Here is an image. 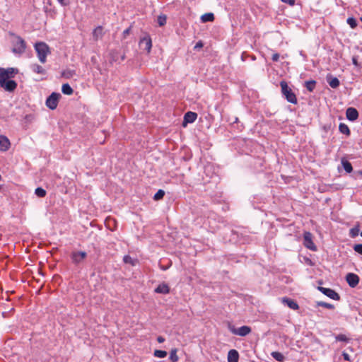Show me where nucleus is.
I'll return each mask as SVG.
<instances>
[{
  "mask_svg": "<svg viewBox=\"0 0 362 362\" xmlns=\"http://www.w3.org/2000/svg\"><path fill=\"white\" fill-rule=\"evenodd\" d=\"M9 35L11 37L13 52L19 54L23 53L26 49V44L25 40L20 36H18L13 33H9Z\"/></svg>",
  "mask_w": 362,
  "mask_h": 362,
  "instance_id": "obj_1",
  "label": "nucleus"
},
{
  "mask_svg": "<svg viewBox=\"0 0 362 362\" xmlns=\"http://www.w3.org/2000/svg\"><path fill=\"white\" fill-rule=\"evenodd\" d=\"M35 48L40 62L42 64L45 63L47 56L50 53L48 45L42 42H37L35 45Z\"/></svg>",
  "mask_w": 362,
  "mask_h": 362,
  "instance_id": "obj_2",
  "label": "nucleus"
},
{
  "mask_svg": "<svg viewBox=\"0 0 362 362\" xmlns=\"http://www.w3.org/2000/svg\"><path fill=\"white\" fill-rule=\"evenodd\" d=\"M280 86L281 88L282 94L286 97V100L293 103H297V98L295 93L292 91V90L288 87L287 83L284 81H281Z\"/></svg>",
  "mask_w": 362,
  "mask_h": 362,
  "instance_id": "obj_3",
  "label": "nucleus"
},
{
  "mask_svg": "<svg viewBox=\"0 0 362 362\" xmlns=\"http://www.w3.org/2000/svg\"><path fill=\"white\" fill-rule=\"evenodd\" d=\"M61 98V94L58 93H52L46 100V105L50 110H55L58 105L59 100Z\"/></svg>",
  "mask_w": 362,
  "mask_h": 362,
  "instance_id": "obj_4",
  "label": "nucleus"
},
{
  "mask_svg": "<svg viewBox=\"0 0 362 362\" xmlns=\"http://www.w3.org/2000/svg\"><path fill=\"white\" fill-rule=\"evenodd\" d=\"M303 245L308 249L313 251L317 250V247L313 241V235L308 231L303 233Z\"/></svg>",
  "mask_w": 362,
  "mask_h": 362,
  "instance_id": "obj_5",
  "label": "nucleus"
},
{
  "mask_svg": "<svg viewBox=\"0 0 362 362\" xmlns=\"http://www.w3.org/2000/svg\"><path fill=\"white\" fill-rule=\"evenodd\" d=\"M17 73L18 69L14 68H0V78L2 80L10 79L13 78Z\"/></svg>",
  "mask_w": 362,
  "mask_h": 362,
  "instance_id": "obj_6",
  "label": "nucleus"
},
{
  "mask_svg": "<svg viewBox=\"0 0 362 362\" xmlns=\"http://www.w3.org/2000/svg\"><path fill=\"white\" fill-rule=\"evenodd\" d=\"M0 87L3 88L6 91L12 92L16 88L17 83L13 80H2V78H0Z\"/></svg>",
  "mask_w": 362,
  "mask_h": 362,
  "instance_id": "obj_7",
  "label": "nucleus"
},
{
  "mask_svg": "<svg viewBox=\"0 0 362 362\" xmlns=\"http://www.w3.org/2000/svg\"><path fill=\"white\" fill-rule=\"evenodd\" d=\"M87 257V253L83 251H76L71 254L72 262L78 264L82 262Z\"/></svg>",
  "mask_w": 362,
  "mask_h": 362,
  "instance_id": "obj_8",
  "label": "nucleus"
},
{
  "mask_svg": "<svg viewBox=\"0 0 362 362\" xmlns=\"http://www.w3.org/2000/svg\"><path fill=\"white\" fill-rule=\"evenodd\" d=\"M139 45L144 49L146 50L147 52L149 53L152 47V42L150 36L147 35L141 38L139 41Z\"/></svg>",
  "mask_w": 362,
  "mask_h": 362,
  "instance_id": "obj_9",
  "label": "nucleus"
},
{
  "mask_svg": "<svg viewBox=\"0 0 362 362\" xmlns=\"http://www.w3.org/2000/svg\"><path fill=\"white\" fill-rule=\"evenodd\" d=\"M318 289L325 295L329 297L332 299L339 300L340 299L339 295L331 288H327L324 287H318Z\"/></svg>",
  "mask_w": 362,
  "mask_h": 362,
  "instance_id": "obj_10",
  "label": "nucleus"
},
{
  "mask_svg": "<svg viewBox=\"0 0 362 362\" xmlns=\"http://www.w3.org/2000/svg\"><path fill=\"white\" fill-rule=\"evenodd\" d=\"M230 330L233 334L241 337H245L251 332V328L248 326H242L238 329L233 328Z\"/></svg>",
  "mask_w": 362,
  "mask_h": 362,
  "instance_id": "obj_11",
  "label": "nucleus"
},
{
  "mask_svg": "<svg viewBox=\"0 0 362 362\" xmlns=\"http://www.w3.org/2000/svg\"><path fill=\"white\" fill-rule=\"evenodd\" d=\"M346 280L351 288H354L359 282V277L354 273H349L346 276Z\"/></svg>",
  "mask_w": 362,
  "mask_h": 362,
  "instance_id": "obj_12",
  "label": "nucleus"
},
{
  "mask_svg": "<svg viewBox=\"0 0 362 362\" xmlns=\"http://www.w3.org/2000/svg\"><path fill=\"white\" fill-rule=\"evenodd\" d=\"M346 118L350 121H355L358 117V112L354 107H349L346 111Z\"/></svg>",
  "mask_w": 362,
  "mask_h": 362,
  "instance_id": "obj_13",
  "label": "nucleus"
},
{
  "mask_svg": "<svg viewBox=\"0 0 362 362\" xmlns=\"http://www.w3.org/2000/svg\"><path fill=\"white\" fill-rule=\"evenodd\" d=\"M11 143L9 139L3 135H0V151H6L10 148Z\"/></svg>",
  "mask_w": 362,
  "mask_h": 362,
  "instance_id": "obj_14",
  "label": "nucleus"
},
{
  "mask_svg": "<svg viewBox=\"0 0 362 362\" xmlns=\"http://www.w3.org/2000/svg\"><path fill=\"white\" fill-rule=\"evenodd\" d=\"M197 117V115L193 112H187L184 117L183 126H186L187 123H192L195 121Z\"/></svg>",
  "mask_w": 362,
  "mask_h": 362,
  "instance_id": "obj_15",
  "label": "nucleus"
},
{
  "mask_svg": "<svg viewBox=\"0 0 362 362\" xmlns=\"http://www.w3.org/2000/svg\"><path fill=\"white\" fill-rule=\"evenodd\" d=\"M156 293L168 294L170 293V287L165 283H162L155 289Z\"/></svg>",
  "mask_w": 362,
  "mask_h": 362,
  "instance_id": "obj_16",
  "label": "nucleus"
},
{
  "mask_svg": "<svg viewBox=\"0 0 362 362\" xmlns=\"http://www.w3.org/2000/svg\"><path fill=\"white\" fill-rule=\"evenodd\" d=\"M281 301L292 310H296L299 308L298 303L292 299L283 298Z\"/></svg>",
  "mask_w": 362,
  "mask_h": 362,
  "instance_id": "obj_17",
  "label": "nucleus"
},
{
  "mask_svg": "<svg viewBox=\"0 0 362 362\" xmlns=\"http://www.w3.org/2000/svg\"><path fill=\"white\" fill-rule=\"evenodd\" d=\"M239 354L235 349L229 351L228 354V362H238Z\"/></svg>",
  "mask_w": 362,
  "mask_h": 362,
  "instance_id": "obj_18",
  "label": "nucleus"
},
{
  "mask_svg": "<svg viewBox=\"0 0 362 362\" xmlns=\"http://www.w3.org/2000/svg\"><path fill=\"white\" fill-rule=\"evenodd\" d=\"M103 35V32L102 26H98L96 28L94 29V30L93 32V37L95 41H97L99 39H101Z\"/></svg>",
  "mask_w": 362,
  "mask_h": 362,
  "instance_id": "obj_19",
  "label": "nucleus"
},
{
  "mask_svg": "<svg viewBox=\"0 0 362 362\" xmlns=\"http://www.w3.org/2000/svg\"><path fill=\"white\" fill-rule=\"evenodd\" d=\"M327 82H328L329 85L332 88H337V87H339L340 82L337 78L332 77L331 76H328L327 77Z\"/></svg>",
  "mask_w": 362,
  "mask_h": 362,
  "instance_id": "obj_20",
  "label": "nucleus"
},
{
  "mask_svg": "<svg viewBox=\"0 0 362 362\" xmlns=\"http://www.w3.org/2000/svg\"><path fill=\"white\" fill-rule=\"evenodd\" d=\"M201 20L203 23L212 22L214 20V15L212 13H207L202 16Z\"/></svg>",
  "mask_w": 362,
  "mask_h": 362,
  "instance_id": "obj_21",
  "label": "nucleus"
},
{
  "mask_svg": "<svg viewBox=\"0 0 362 362\" xmlns=\"http://www.w3.org/2000/svg\"><path fill=\"white\" fill-rule=\"evenodd\" d=\"M32 69L34 72L39 74H45L46 71L45 69L40 65L35 64L32 65Z\"/></svg>",
  "mask_w": 362,
  "mask_h": 362,
  "instance_id": "obj_22",
  "label": "nucleus"
},
{
  "mask_svg": "<svg viewBox=\"0 0 362 362\" xmlns=\"http://www.w3.org/2000/svg\"><path fill=\"white\" fill-rule=\"evenodd\" d=\"M62 91L65 95H71L74 90L68 83H65L62 85Z\"/></svg>",
  "mask_w": 362,
  "mask_h": 362,
  "instance_id": "obj_23",
  "label": "nucleus"
},
{
  "mask_svg": "<svg viewBox=\"0 0 362 362\" xmlns=\"http://www.w3.org/2000/svg\"><path fill=\"white\" fill-rule=\"evenodd\" d=\"M339 129L341 133L346 134V136L350 135V129L346 124L341 123L339 126Z\"/></svg>",
  "mask_w": 362,
  "mask_h": 362,
  "instance_id": "obj_24",
  "label": "nucleus"
},
{
  "mask_svg": "<svg viewBox=\"0 0 362 362\" xmlns=\"http://www.w3.org/2000/svg\"><path fill=\"white\" fill-rule=\"evenodd\" d=\"M75 75V71L74 70H64L62 72V76L65 78H71Z\"/></svg>",
  "mask_w": 362,
  "mask_h": 362,
  "instance_id": "obj_25",
  "label": "nucleus"
},
{
  "mask_svg": "<svg viewBox=\"0 0 362 362\" xmlns=\"http://www.w3.org/2000/svg\"><path fill=\"white\" fill-rule=\"evenodd\" d=\"M315 84L316 81L314 80L305 81V87L307 88L308 90L312 92L315 88Z\"/></svg>",
  "mask_w": 362,
  "mask_h": 362,
  "instance_id": "obj_26",
  "label": "nucleus"
},
{
  "mask_svg": "<svg viewBox=\"0 0 362 362\" xmlns=\"http://www.w3.org/2000/svg\"><path fill=\"white\" fill-rule=\"evenodd\" d=\"M272 357L276 359V361H279V362H282L284 361L285 357L284 356L280 353V352H278V351H274L272 353Z\"/></svg>",
  "mask_w": 362,
  "mask_h": 362,
  "instance_id": "obj_27",
  "label": "nucleus"
},
{
  "mask_svg": "<svg viewBox=\"0 0 362 362\" xmlns=\"http://www.w3.org/2000/svg\"><path fill=\"white\" fill-rule=\"evenodd\" d=\"M123 261L125 264H129L132 266L136 265L137 263V260L133 259L129 255H125L123 258Z\"/></svg>",
  "mask_w": 362,
  "mask_h": 362,
  "instance_id": "obj_28",
  "label": "nucleus"
},
{
  "mask_svg": "<svg viewBox=\"0 0 362 362\" xmlns=\"http://www.w3.org/2000/svg\"><path fill=\"white\" fill-rule=\"evenodd\" d=\"M342 165H343V167L344 168V170L347 172V173H351L352 172L353 170V168H352V165L351 164V163H349V161L347 160H342Z\"/></svg>",
  "mask_w": 362,
  "mask_h": 362,
  "instance_id": "obj_29",
  "label": "nucleus"
},
{
  "mask_svg": "<svg viewBox=\"0 0 362 362\" xmlns=\"http://www.w3.org/2000/svg\"><path fill=\"white\" fill-rule=\"evenodd\" d=\"M167 21V16L165 15H160L158 16L157 22L159 26H163L165 25Z\"/></svg>",
  "mask_w": 362,
  "mask_h": 362,
  "instance_id": "obj_30",
  "label": "nucleus"
},
{
  "mask_svg": "<svg viewBox=\"0 0 362 362\" xmlns=\"http://www.w3.org/2000/svg\"><path fill=\"white\" fill-rule=\"evenodd\" d=\"M165 195V192L163 189H159L154 195L153 199L155 201L160 200L163 198Z\"/></svg>",
  "mask_w": 362,
  "mask_h": 362,
  "instance_id": "obj_31",
  "label": "nucleus"
},
{
  "mask_svg": "<svg viewBox=\"0 0 362 362\" xmlns=\"http://www.w3.org/2000/svg\"><path fill=\"white\" fill-rule=\"evenodd\" d=\"M167 351L162 350H155L153 355L158 358H165L167 356Z\"/></svg>",
  "mask_w": 362,
  "mask_h": 362,
  "instance_id": "obj_32",
  "label": "nucleus"
},
{
  "mask_svg": "<svg viewBox=\"0 0 362 362\" xmlns=\"http://www.w3.org/2000/svg\"><path fill=\"white\" fill-rule=\"evenodd\" d=\"M46 191L41 187H37L35 189V194L39 197H45L46 196Z\"/></svg>",
  "mask_w": 362,
  "mask_h": 362,
  "instance_id": "obj_33",
  "label": "nucleus"
},
{
  "mask_svg": "<svg viewBox=\"0 0 362 362\" xmlns=\"http://www.w3.org/2000/svg\"><path fill=\"white\" fill-rule=\"evenodd\" d=\"M170 359L172 362H177L178 361V356L177 355L176 349H173L170 354Z\"/></svg>",
  "mask_w": 362,
  "mask_h": 362,
  "instance_id": "obj_34",
  "label": "nucleus"
},
{
  "mask_svg": "<svg viewBox=\"0 0 362 362\" xmlns=\"http://www.w3.org/2000/svg\"><path fill=\"white\" fill-rule=\"evenodd\" d=\"M347 23L351 28H355L357 26V21L354 18H349L347 19Z\"/></svg>",
  "mask_w": 362,
  "mask_h": 362,
  "instance_id": "obj_35",
  "label": "nucleus"
},
{
  "mask_svg": "<svg viewBox=\"0 0 362 362\" xmlns=\"http://www.w3.org/2000/svg\"><path fill=\"white\" fill-rule=\"evenodd\" d=\"M317 305L326 308L327 309H334V306L332 304L325 303V302H317Z\"/></svg>",
  "mask_w": 362,
  "mask_h": 362,
  "instance_id": "obj_36",
  "label": "nucleus"
},
{
  "mask_svg": "<svg viewBox=\"0 0 362 362\" xmlns=\"http://www.w3.org/2000/svg\"><path fill=\"white\" fill-rule=\"evenodd\" d=\"M336 339L337 341H346L347 342L349 339V338L344 335V334H339L336 337Z\"/></svg>",
  "mask_w": 362,
  "mask_h": 362,
  "instance_id": "obj_37",
  "label": "nucleus"
},
{
  "mask_svg": "<svg viewBox=\"0 0 362 362\" xmlns=\"http://www.w3.org/2000/svg\"><path fill=\"white\" fill-rule=\"evenodd\" d=\"M354 250L358 254L362 255V244H356L354 246Z\"/></svg>",
  "mask_w": 362,
  "mask_h": 362,
  "instance_id": "obj_38",
  "label": "nucleus"
},
{
  "mask_svg": "<svg viewBox=\"0 0 362 362\" xmlns=\"http://www.w3.org/2000/svg\"><path fill=\"white\" fill-rule=\"evenodd\" d=\"M284 3L288 4L290 6H293L295 4L296 0H281Z\"/></svg>",
  "mask_w": 362,
  "mask_h": 362,
  "instance_id": "obj_39",
  "label": "nucleus"
},
{
  "mask_svg": "<svg viewBox=\"0 0 362 362\" xmlns=\"http://www.w3.org/2000/svg\"><path fill=\"white\" fill-rule=\"evenodd\" d=\"M62 6H67L69 4V0H57Z\"/></svg>",
  "mask_w": 362,
  "mask_h": 362,
  "instance_id": "obj_40",
  "label": "nucleus"
},
{
  "mask_svg": "<svg viewBox=\"0 0 362 362\" xmlns=\"http://www.w3.org/2000/svg\"><path fill=\"white\" fill-rule=\"evenodd\" d=\"M204 46V44L202 41H199L197 42L196 45L194 46V49H200L202 48Z\"/></svg>",
  "mask_w": 362,
  "mask_h": 362,
  "instance_id": "obj_41",
  "label": "nucleus"
},
{
  "mask_svg": "<svg viewBox=\"0 0 362 362\" xmlns=\"http://www.w3.org/2000/svg\"><path fill=\"white\" fill-rule=\"evenodd\" d=\"M272 60L274 62H277L279 59V54L278 53H275L272 55Z\"/></svg>",
  "mask_w": 362,
  "mask_h": 362,
  "instance_id": "obj_42",
  "label": "nucleus"
},
{
  "mask_svg": "<svg viewBox=\"0 0 362 362\" xmlns=\"http://www.w3.org/2000/svg\"><path fill=\"white\" fill-rule=\"evenodd\" d=\"M131 27L128 28L123 32L124 37H126L130 33Z\"/></svg>",
  "mask_w": 362,
  "mask_h": 362,
  "instance_id": "obj_43",
  "label": "nucleus"
},
{
  "mask_svg": "<svg viewBox=\"0 0 362 362\" xmlns=\"http://www.w3.org/2000/svg\"><path fill=\"white\" fill-rule=\"evenodd\" d=\"M352 62H353V64L355 65V66H358V59H357V57H353L352 58Z\"/></svg>",
  "mask_w": 362,
  "mask_h": 362,
  "instance_id": "obj_44",
  "label": "nucleus"
},
{
  "mask_svg": "<svg viewBox=\"0 0 362 362\" xmlns=\"http://www.w3.org/2000/svg\"><path fill=\"white\" fill-rule=\"evenodd\" d=\"M157 341H158V343H163V342L165 341V339L162 336H158L157 337Z\"/></svg>",
  "mask_w": 362,
  "mask_h": 362,
  "instance_id": "obj_45",
  "label": "nucleus"
},
{
  "mask_svg": "<svg viewBox=\"0 0 362 362\" xmlns=\"http://www.w3.org/2000/svg\"><path fill=\"white\" fill-rule=\"evenodd\" d=\"M342 356H343L344 360H346V361H349L350 360L349 356V354L347 353L344 352L342 354Z\"/></svg>",
  "mask_w": 362,
  "mask_h": 362,
  "instance_id": "obj_46",
  "label": "nucleus"
},
{
  "mask_svg": "<svg viewBox=\"0 0 362 362\" xmlns=\"http://www.w3.org/2000/svg\"><path fill=\"white\" fill-rule=\"evenodd\" d=\"M252 59L255 60V56H252L251 57Z\"/></svg>",
  "mask_w": 362,
  "mask_h": 362,
  "instance_id": "obj_47",
  "label": "nucleus"
},
{
  "mask_svg": "<svg viewBox=\"0 0 362 362\" xmlns=\"http://www.w3.org/2000/svg\"><path fill=\"white\" fill-rule=\"evenodd\" d=\"M361 21L362 22V17L360 18Z\"/></svg>",
  "mask_w": 362,
  "mask_h": 362,
  "instance_id": "obj_48",
  "label": "nucleus"
},
{
  "mask_svg": "<svg viewBox=\"0 0 362 362\" xmlns=\"http://www.w3.org/2000/svg\"><path fill=\"white\" fill-rule=\"evenodd\" d=\"M361 235L362 236V232L361 233Z\"/></svg>",
  "mask_w": 362,
  "mask_h": 362,
  "instance_id": "obj_49",
  "label": "nucleus"
}]
</instances>
